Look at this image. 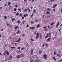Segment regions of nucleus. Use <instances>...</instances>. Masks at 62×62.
<instances>
[{
    "mask_svg": "<svg viewBox=\"0 0 62 62\" xmlns=\"http://www.w3.org/2000/svg\"><path fill=\"white\" fill-rule=\"evenodd\" d=\"M27 0H24V1L25 2V3H27Z\"/></svg>",
    "mask_w": 62,
    "mask_h": 62,
    "instance_id": "nucleus-33",
    "label": "nucleus"
},
{
    "mask_svg": "<svg viewBox=\"0 0 62 62\" xmlns=\"http://www.w3.org/2000/svg\"><path fill=\"white\" fill-rule=\"evenodd\" d=\"M62 61V59H61V60H60L59 61V62H61Z\"/></svg>",
    "mask_w": 62,
    "mask_h": 62,
    "instance_id": "nucleus-51",
    "label": "nucleus"
},
{
    "mask_svg": "<svg viewBox=\"0 0 62 62\" xmlns=\"http://www.w3.org/2000/svg\"><path fill=\"white\" fill-rule=\"evenodd\" d=\"M44 30L45 31H48V29H46Z\"/></svg>",
    "mask_w": 62,
    "mask_h": 62,
    "instance_id": "nucleus-45",
    "label": "nucleus"
},
{
    "mask_svg": "<svg viewBox=\"0 0 62 62\" xmlns=\"http://www.w3.org/2000/svg\"><path fill=\"white\" fill-rule=\"evenodd\" d=\"M39 60H36L35 61V62H39Z\"/></svg>",
    "mask_w": 62,
    "mask_h": 62,
    "instance_id": "nucleus-28",
    "label": "nucleus"
},
{
    "mask_svg": "<svg viewBox=\"0 0 62 62\" xmlns=\"http://www.w3.org/2000/svg\"><path fill=\"white\" fill-rule=\"evenodd\" d=\"M17 32L18 33H20V31H19V30L17 31Z\"/></svg>",
    "mask_w": 62,
    "mask_h": 62,
    "instance_id": "nucleus-41",
    "label": "nucleus"
},
{
    "mask_svg": "<svg viewBox=\"0 0 62 62\" xmlns=\"http://www.w3.org/2000/svg\"><path fill=\"white\" fill-rule=\"evenodd\" d=\"M19 15V13L17 12L16 13V16H18Z\"/></svg>",
    "mask_w": 62,
    "mask_h": 62,
    "instance_id": "nucleus-22",
    "label": "nucleus"
},
{
    "mask_svg": "<svg viewBox=\"0 0 62 62\" xmlns=\"http://www.w3.org/2000/svg\"><path fill=\"white\" fill-rule=\"evenodd\" d=\"M31 24H33L34 23H33V22H31Z\"/></svg>",
    "mask_w": 62,
    "mask_h": 62,
    "instance_id": "nucleus-59",
    "label": "nucleus"
},
{
    "mask_svg": "<svg viewBox=\"0 0 62 62\" xmlns=\"http://www.w3.org/2000/svg\"><path fill=\"white\" fill-rule=\"evenodd\" d=\"M54 23V22H52V23H51L50 24V25H53V24Z\"/></svg>",
    "mask_w": 62,
    "mask_h": 62,
    "instance_id": "nucleus-18",
    "label": "nucleus"
},
{
    "mask_svg": "<svg viewBox=\"0 0 62 62\" xmlns=\"http://www.w3.org/2000/svg\"><path fill=\"white\" fill-rule=\"evenodd\" d=\"M47 54H44L43 55V57L45 59H47Z\"/></svg>",
    "mask_w": 62,
    "mask_h": 62,
    "instance_id": "nucleus-2",
    "label": "nucleus"
},
{
    "mask_svg": "<svg viewBox=\"0 0 62 62\" xmlns=\"http://www.w3.org/2000/svg\"><path fill=\"white\" fill-rule=\"evenodd\" d=\"M18 10H19V11H20V12H22V10L20 9L19 8L18 9Z\"/></svg>",
    "mask_w": 62,
    "mask_h": 62,
    "instance_id": "nucleus-29",
    "label": "nucleus"
},
{
    "mask_svg": "<svg viewBox=\"0 0 62 62\" xmlns=\"http://www.w3.org/2000/svg\"><path fill=\"white\" fill-rule=\"evenodd\" d=\"M46 14H50V13L49 12H48V11L46 12Z\"/></svg>",
    "mask_w": 62,
    "mask_h": 62,
    "instance_id": "nucleus-24",
    "label": "nucleus"
},
{
    "mask_svg": "<svg viewBox=\"0 0 62 62\" xmlns=\"http://www.w3.org/2000/svg\"><path fill=\"white\" fill-rule=\"evenodd\" d=\"M6 25H7V26H9L10 28L12 27V26H11V25L9 23L7 24Z\"/></svg>",
    "mask_w": 62,
    "mask_h": 62,
    "instance_id": "nucleus-5",
    "label": "nucleus"
},
{
    "mask_svg": "<svg viewBox=\"0 0 62 62\" xmlns=\"http://www.w3.org/2000/svg\"><path fill=\"white\" fill-rule=\"evenodd\" d=\"M44 45H45L44 44H43L42 45V46H43V47H44Z\"/></svg>",
    "mask_w": 62,
    "mask_h": 62,
    "instance_id": "nucleus-61",
    "label": "nucleus"
},
{
    "mask_svg": "<svg viewBox=\"0 0 62 62\" xmlns=\"http://www.w3.org/2000/svg\"><path fill=\"white\" fill-rule=\"evenodd\" d=\"M35 21L36 23H37V22H38V20H37V19H35Z\"/></svg>",
    "mask_w": 62,
    "mask_h": 62,
    "instance_id": "nucleus-36",
    "label": "nucleus"
},
{
    "mask_svg": "<svg viewBox=\"0 0 62 62\" xmlns=\"http://www.w3.org/2000/svg\"><path fill=\"white\" fill-rule=\"evenodd\" d=\"M53 8H55V7L54 6V5L52 7Z\"/></svg>",
    "mask_w": 62,
    "mask_h": 62,
    "instance_id": "nucleus-52",
    "label": "nucleus"
},
{
    "mask_svg": "<svg viewBox=\"0 0 62 62\" xmlns=\"http://www.w3.org/2000/svg\"><path fill=\"white\" fill-rule=\"evenodd\" d=\"M4 18L5 19H7L8 18V17H7L6 16H4Z\"/></svg>",
    "mask_w": 62,
    "mask_h": 62,
    "instance_id": "nucleus-26",
    "label": "nucleus"
},
{
    "mask_svg": "<svg viewBox=\"0 0 62 62\" xmlns=\"http://www.w3.org/2000/svg\"><path fill=\"white\" fill-rule=\"evenodd\" d=\"M29 25L28 24L27 25L26 27H29Z\"/></svg>",
    "mask_w": 62,
    "mask_h": 62,
    "instance_id": "nucleus-39",
    "label": "nucleus"
},
{
    "mask_svg": "<svg viewBox=\"0 0 62 62\" xmlns=\"http://www.w3.org/2000/svg\"><path fill=\"white\" fill-rule=\"evenodd\" d=\"M39 26H40V25L39 24H38L37 26V27L38 28L39 27Z\"/></svg>",
    "mask_w": 62,
    "mask_h": 62,
    "instance_id": "nucleus-25",
    "label": "nucleus"
},
{
    "mask_svg": "<svg viewBox=\"0 0 62 62\" xmlns=\"http://www.w3.org/2000/svg\"><path fill=\"white\" fill-rule=\"evenodd\" d=\"M33 15H34V14H32L31 15V17H33Z\"/></svg>",
    "mask_w": 62,
    "mask_h": 62,
    "instance_id": "nucleus-47",
    "label": "nucleus"
},
{
    "mask_svg": "<svg viewBox=\"0 0 62 62\" xmlns=\"http://www.w3.org/2000/svg\"><path fill=\"white\" fill-rule=\"evenodd\" d=\"M35 27L34 26L33 27H31L30 28V29L32 30H34V29H35Z\"/></svg>",
    "mask_w": 62,
    "mask_h": 62,
    "instance_id": "nucleus-7",
    "label": "nucleus"
},
{
    "mask_svg": "<svg viewBox=\"0 0 62 62\" xmlns=\"http://www.w3.org/2000/svg\"><path fill=\"white\" fill-rule=\"evenodd\" d=\"M21 50H23V48H21Z\"/></svg>",
    "mask_w": 62,
    "mask_h": 62,
    "instance_id": "nucleus-62",
    "label": "nucleus"
},
{
    "mask_svg": "<svg viewBox=\"0 0 62 62\" xmlns=\"http://www.w3.org/2000/svg\"><path fill=\"white\" fill-rule=\"evenodd\" d=\"M57 53L54 52V55H56V53Z\"/></svg>",
    "mask_w": 62,
    "mask_h": 62,
    "instance_id": "nucleus-21",
    "label": "nucleus"
},
{
    "mask_svg": "<svg viewBox=\"0 0 62 62\" xmlns=\"http://www.w3.org/2000/svg\"><path fill=\"white\" fill-rule=\"evenodd\" d=\"M42 54V51L41 50H40L39 52V54Z\"/></svg>",
    "mask_w": 62,
    "mask_h": 62,
    "instance_id": "nucleus-11",
    "label": "nucleus"
},
{
    "mask_svg": "<svg viewBox=\"0 0 62 62\" xmlns=\"http://www.w3.org/2000/svg\"><path fill=\"white\" fill-rule=\"evenodd\" d=\"M15 18H13L12 19V21H14V20H15Z\"/></svg>",
    "mask_w": 62,
    "mask_h": 62,
    "instance_id": "nucleus-37",
    "label": "nucleus"
},
{
    "mask_svg": "<svg viewBox=\"0 0 62 62\" xmlns=\"http://www.w3.org/2000/svg\"><path fill=\"white\" fill-rule=\"evenodd\" d=\"M23 53H22L21 54V57H22L23 56Z\"/></svg>",
    "mask_w": 62,
    "mask_h": 62,
    "instance_id": "nucleus-42",
    "label": "nucleus"
},
{
    "mask_svg": "<svg viewBox=\"0 0 62 62\" xmlns=\"http://www.w3.org/2000/svg\"><path fill=\"white\" fill-rule=\"evenodd\" d=\"M21 58V55H16V58L19 59V58Z\"/></svg>",
    "mask_w": 62,
    "mask_h": 62,
    "instance_id": "nucleus-4",
    "label": "nucleus"
},
{
    "mask_svg": "<svg viewBox=\"0 0 62 62\" xmlns=\"http://www.w3.org/2000/svg\"><path fill=\"white\" fill-rule=\"evenodd\" d=\"M33 12H34V13H35L36 12V11L34 10H33Z\"/></svg>",
    "mask_w": 62,
    "mask_h": 62,
    "instance_id": "nucleus-56",
    "label": "nucleus"
},
{
    "mask_svg": "<svg viewBox=\"0 0 62 62\" xmlns=\"http://www.w3.org/2000/svg\"><path fill=\"white\" fill-rule=\"evenodd\" d=\"M48 37V38H51V33L50 32L49 33H48L46 34V36L45 37V38L46 39H47Z\"/></svg>",
    "mask_w": 62,
    "mask_h": 62,
    "instance_id": "nucleus-1",
    "label": "nucleus"
},
{
    "mask_svg": "<svg viewBox=\"0 0 62 62\" xmlns=\"http://www.w3.org/2000/svg\"><path fill=\"white\" fill-rule=\"evenodd\" d=\"M47 10L49 11H50V10L49 9V8H48L47 9Z\"/></svg>",
    "mask_w": 62,
    "mask_h": 62,
    "instance_id": "nucleus-44",
    "label": "nucleus"
},
{
    "mask_svg": "<svg viewBox=\"0 0 62 62\" xmlns=\"http://www.w3.org/2000/svg\"><path fill=\"white\" fill-rule=\"evenodd\" d=\"M22 19H24V17H22Z\"/></svg>",
    "mask_w": 62,
    "mask_h": 62,
    "instance_id": "nucleus-60",
    "label": "nucleus"
},
{
    "mask_svg": "<svg viewBox=\"0 0 62 62\" xmlns=\"http://www.w3.org/2000/svg\"><path fill=\"white\" fill-rule=\"evenodd\" d=\"M11 44H12L13 45V44H14V43L12 42Z\"/></svg>",
    "mask_w": 62,
    "mask_h": 62,
    "instance_id": "nucleus-54",
    "label": "nucleus"
},
{
    "mask_svg": "<svg viewBox=\"0 0 62 62\" xmlns=\"http://www.w3.org/2000/svg\"><path fill=\"white\" fill-rule=\"evenodd\" d=\"M46 28V26H45V27H43V28L44 29H45V28Z\"/></svg>",
    "mask_w": 62,
    "mask_h": 62,
    "instance_id": "nucleus-46",
    "label": "nucleus"
},
{
    "mask_svg": "<svg viewBox=\"0 0 62 62\" xmlns=\"http://www.w3.org/2000/svg\"><path fill=\"white\" fill-rule=\"evenodd\" d=\"M34 56L36 58V59H38L39 58L36 55H34Z\"/></svg>",
    "mask_w": 62,
    "mask_h": 62,
    "instance_id": "nucleus-14",
    "label": "nucleus"
},
{
    "mask_svg": "<svg viewBox=\"0 0 62 62\" xmlns=\"http://www.w3.org/2000/svg\"><path fill=\"white\" fill-rule=\"evenodd\" d=\"M14 11H17V9L16 8H14Z\"/></svg>",
    "mask_w": 62,
    "mask_h": 62,
    "instance_id": "nucleus-34",
    "label": "nucleus"
},
{
    "mask_svg": "<svg viewBox=\"0 0 62 62\" xmlns=\"http://www.w3.org/2000/svg\"><path fill=\"white\" fill-rule=\"evenodd\" d=\"M27 10L29 11V13H30V11H31V10L29 8H28L27 9H25L24 10H23V11H24V12H26V11H27Z\"/></svg>",
    "mask_w": 62,
    "mask_h": 62,
    "instance_id": "nucleus-3",
    "label": "nucleus"
},
{
    "mask_svg": "<svg viewBox=\"0 0 62 62\" xmlns=\"http://www.w3.org/2000/svg\"><path fill=\"white\" fill-rule=\"evenodd\" d=\"M25 36V34H23L21 36L22 37H23V36Z\"/></svg>",
    "mask_w": 62,
    "mask_h": 62,
    "instance_id": "nucleus-53",
    "label": "nucleus"
},
{
    "mask_svg": "<svg viewBox=\"0 0 62 62\" xmlns=\"http://www.w3.org/2000/svg\"><path fill=\"white\" fill-rule=\"evenodd\" d=\"M59 24V23L58 22L57 23V25L56 26V27H58V25Z\"/></svg>",
    "mask_w": 62,
    "mask_h": 62,
    "instance_id": "nucleus-17",
    "label": "nucleus"
},
{
    "mask_svg": "<svg viewBox=\"0 0 62 62\" xmlns=\"http://www.w3.org/2000/svg\"><path fill=\"white\" fill-rule=\"evenodd\" d=\"M18 6V5H15V6L16 7H17V6Z\"/></svg>",
    "mask_w": 62,
    "mask_h": 62,
    "instance_id": "nucleus-57",
    "label": "nucleus"
},
{
    "mask_svg": "<svg viewBox=\"0 0 62 62\" xmlns=\"http://www.w3.org/2000/svg\"><path fill=\"white\" fill-rule=\"evenodd\" d=\"M57 55L59 57H61V56H60V55H59V54H57Z\"/></svg>",
    "mask_w": 62,
    "mask_h": 62,
    "instance_id": "nucleus-16",
    "label": "nucleus"
},
{
    "mask_svg": "<svg viewBox=\"0 0 62 62\" xmlns=\"http://www.w3.org/2000/svg\"><path fill=\"white\" fill-rule=\"evenodd\" d=\"M42 37V35L41 34H40V38L39 39H41V38Z\"/></svg>",
    "mask_w": 62,
    "mask_h": 62,
    "instance_id": "nucleus-27",
    "label": "nucleus"
},
{
    "mask_svg": "<svg viewBox=\"0 0 62 62\" xmlns=\"http://www.w3.org/2000/svg\"><path fill=\"white\" fill-rule=\"evenodd\" d=\"M50 39H51L49 38L48 39H47V41H50Z\"/></svg>",
    "mask_w": 62,
    "mask_h": 62,
    "instance_id": "nucleus-15",
    "label": "nucleus"
},
{
    "mask_svg": "<svg viewBox=\"0 0 62 62\" xmlns=\"http://www.w3.org/2000/svg\"><path fill=\"white\" fill-rule=\"evenodd\" d=\"M45 46L46 47H47V46H48V44L47 43H45Z\"/></svg>",
    "mask_w": 62,
    "mask_h": 62,
    "instance_id": "nucleus-13",
    "label": "nucleus"
},
{
    "mask_svg": "<svg viewBox=\"0 0 62 62\" xmlns=\"http://www.w3.org/2000/svg\"><path fill=\"white\" fill-rule=\"evenodd\" d=\"M22 15V13H20V14L19 15V16H21Z\"/></svg>",
    "mask_w": 62,
    "mask_h": 62,
    "instance_id": "nucleus-38",
    "label": "nucleus"
},
{
    "mask_svg": "<svg viewBox=\"0 0 62 62\" xmlns=\"http://www.w3.org/2000/svg\"><path fill=\"white\" fill-rule=\"evenodd\" d=\"M10 59H11V58H12V55H11L10 56Z\"/></svg>",
    "mask_w": 62,
    "mask_h": 62,
    "instance_id": "nucleus-31",
    "label": "nucleus"
},
{
    "mask_svg": "<svg viewBox=\"0 0 62 62\" xmlns=\"http://www.w3.org/2000/svg\"><path fill=\"white\" fill-rule=\"evenodd\" d=\"M18 27H19L18 26H16L15 28V29H17V28H18Z\"/></svg>",
    "mask_w": 62,
    "mask_h": 62,
    "instance_id": "nucleus-20",
    "label": "nucleus"
},
{
    "mask_svg": "<svg viewBox=\"0 0 62 62\" xmlns=\"http://www.w3.org/2000/svg\"><path fill=\"white\" fill-rule=\"evenodd\" d=\"M0 55H2V54L0 52Z\"/></svg>",
    "mask_w": 62,
    "mask_h": 62,
    "instance_id": "nucleus-63",
    "label": "nucleus"
},
{
    "mask_svg": "<svg viewBox=\"0 0 62 62\" xmlns=\"http://www.w3.org/2000/svg\"><path fill=\"white\" fill-rule=\"evenodd\" d=\"M52 58L53 60H54V61H56V59L55 58V57H52Z\"/></svg>",
    "mask_w": 62,
    "mask_h": 62,
    "instance_id": "nucleus-8",
    "label": "nucleus"
},
{
    "mask_svg": "<svg viewBox=\"0 0 62 62\" xmlns=\"http://www.w3.org/2000/svg\"><path fill=\"white\" fill-rule=\"evenodd\" d=\"M31 40L32 41H34V40H33L32 39H31Z\"/></svg>",
    "mask_w": 62,
    "mask_h": 62,
    "instance_id": "nucleus-49",
    "label": "nucleus"
},
{
    "mask_svg": "<svg viewBox=\"0 0 62 62\" xmlns=\"http://www.w3.org/2000/svg\"><path fill=\"white\" fill-rule=\"evenodd\" d=\"M20 40H21V39L19 38L18 40L16 41V42H19V41H20Z\"/></svg>",
    "mask_w": 62,
    "mask_h": 62,
    "instance_id": "nucleus-9",
    "label": "nucleus"
},
{
    "mask_svg": "<svg viewBox=\"0 0 62 62\" xmlns=\"http://www.w3.org/2000/svg\"><path fill=\"white\" fill-rule=\"evenodd\" d=\"M17 23H21V22L20 21V20H18L17 21Z\"/></svg>",
    "mask_w": 62,
    "mask_h": 62,
    "instance_id": "nucleus-19",
    "label": "nucleus"
},
{
    "mask_svg": "<svg viewBox=\"0 0 62 62\" xmlns=\"http://www.w3.org/2000/svg\"><path fill=\"white\" fill-rule=\"evenodd\" d=\"M28 16V14H25L24 15V17H26V16Z\"/></svg>",
    "mask_w": 62,
    "mask_h": 62,
    "instance_id": "nucleus-10",
    "label": "nucleus"
},
{
    "mask_svg": "<svg viewBox=\"0 0 62 62\" xmlns=\"http://www.w3.org/2000/svg\"><path fill=\"white\" fill-rule=\"evenodd\" d=\"M15 47L14 46V47H11V48H12L13 49L14 48H15Z\"/></svg>",
    "mask_w": 62,
    "mask_h": 62,
    "instance_id": "nucleus-35",
    "label": "nucleus"
},
{
    "mask_svg": "<svg viewBox=\"0 0 62 62\" xmlns=\"http://www.w3.org/2000/svg\"><path fill=\"white\" fill-rule=\"evenodd\" d=\"M5 53H6V54H7V55H9V52H8V51H6Z\"/></svg>",
    "mask_w": 62,
    "mask_h": 62,
    "instance_id": "nucleus-6",
    "label": "nucleus"
},
{
    "mask_svg": "<svg viewBox=\"0 0 62 62\" xmlns=\"http://www.w3.org/2000/svg\"><path fill=\"white\" fill-rule=\"evenodd\" d=\"M36 36H39V33L38 32L36 34Z\"/></svg>",
    "mask_w": 62,
    "mask_h": 62,
    "instance_id": "nucleus-30",
    "label": "nucleus"
},
{
    "mask_svg": "<svg viewBox=\"0 0 62 62\" xmlns=\"http://www.w3.org/2000/svg\"><path fill=\"white\" fill-rule=\"evenodd\" d=\"M34 34H35V35H36V31L34 32Z\"/></svg>",
    "mask_w": 62,
    "mask_h": 62,
    "instance_id": "nucleus-58",
    "label": "nucleus"
},
{
    "mask_svg": "<svg viewBox=\"0 0 62 62\" xmlns=\"http://www.w3.org/2000/svg\"><path fill=\"white\" fill-rule=\"evenodd\" d=\"M54 0H52L50 1V2H53V1H54Z\"/></svg>",
    "mask_w": 62,
    "mask_h": 62,
    "instance_id": "nucleus-48",
    "label": "nucleus"
},
{
    "mask_svg": "<svg viewBox=\"0 0 62 62\" xmlns=\"http://www.w3.org/2000/svg\"><path fill=\"white\" fill-rule=\"evenodd\" d=\"M18 50H20V49H21V47H18Z\"/></svg>",
    "mask_w": 62,
    "mask_h": 62,
    "instance_id": "nucleus-43",
    "label": "nucleus"
},
{
    "mask_svg": "<svg viewBox=\"0 0 62 62\" xmlns=\"http://www.w3.org/2000/svg\"><path fill=\"white\" fill-rule=\"evenodd\" d=\"M33 60H30V62H33Z\"/></svg>",
    "mask_w": 62,
    "mask_h": 62,
    "instance_id": "nucleus-55",
    "label": "nucleus"
},
{
    "mask_svg": "<svg viewBox=\"0 0 62 62\" xmlns=\"http://www.w3.org/2000/svg\"><path fill=\"white\" fill-rule=\"evenodd\" d=\"M54 6L55 7H56V6H57V5L56 4L55 5H54Z\"/></svg>",
    "mask_w": 62,
    "mask_h": 62,
    "instance_id": "nucleus-40",
    "label": "nucleus"
},
{
    "mask_svg": "<svg viewBox=\"0 0 62 62\" xmlns=\"http://www.w3.org/2000/svg\"><path fill=\"white\" fill-rule=\"evenodd\" d=\"M34 51V50H33V49H31V54H32V53H33V52Z\"/></svg>",
    "mask_w": 62,
    "mask_h": 62,
    "instance_id": "nucleus-12",
    "label": "nucleus"
},
{
    "mask_svg": "<svg viewBox=\"0 0 62 62\" xmlns=\"http://www.w3.org/2000/svg\"><path fill=\"white\" fill-rule=\"evenodd\" d=\"M11 4V2H9L8 3V5H10Z\"/></svg>",
    "mask_w": 62,
    "mask_h": 62,
    "instance_id": "nucleus-23",
    "label": "nucleus"
},
{
    "mask_svg": "<svg viewBox=\"0 0 62 62\" xmlns=\"http://www.w3.org/2000/svg\"><path fill=\"white\" fill-rule=\"evenodd\" d=\"M38 38H39V36H37L36 35L35 39H38Z\"/></svg>",
    "mask_w": 62,
    "mask_h": 62,
    "instance_id": "nucleus-32",
    "label": "nucleus"
},
{
    "mask_svg": "<svg viewBox=\"0 0 62 62\" xmlns=\"http://www.w3.org/2000/svg\"><path fill=\"white\" fill-rule=\"evenodd\" d=\"M47 27L48 28H49L50 27V26H49V25H48L47 26Z\"/></svg>",
    "mask_w": 62,
    "mask_h": 62,
    "instance_id": "nucleus-64",
    "label": "nucleus"
},
{
    "mask_svg": "<svg viewBox=\"0 0 62 62\" xmlns=\"http://www.w3.org/2000/svg\"><path fill=\"white\" fill-rule=\"evenodd\" d=\"M32 58H35V57L34 56H32Z\"/></svg>",
    "mask_w": 62,
    "mask_h": 62,
    "instance_id": "nucleus-50",
    "label": "nucleus"
}]
</instances>
